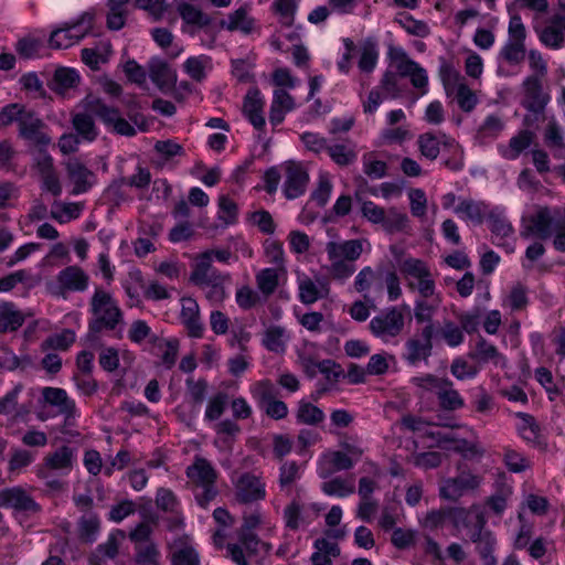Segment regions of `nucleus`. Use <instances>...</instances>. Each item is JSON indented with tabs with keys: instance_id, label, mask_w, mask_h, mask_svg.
<instances>
[{
	"instance_id": "nucleus-7",
	"label": "nucleus",
	"mask_w": 565,
	"mask_h": 565,
	"mask_svg": "<svg viewBox=\"0 0 565 565\" xmlns=\"http://www.w3.org/2000/svg\"><path fill=\"white\" fill-rule=\"evenodd\" d=\"M526 29L519 14L510 18L508 40L498 53V61H504L511 66L521 64L526 56Z\"/></svg>"
},
{
	"instance_id": "nucleus-22",
	"label": "nucleus",
	"mask_w": 565,
	"mask_h": 565,
	"mask_svg": "<svg viewBox=\"0 0 565 565\" xmlns=\"http://www.w3.org/2000/svg\"><path fill=\"white\" fill-rule=\"evenodd\" d=\"M480 480L471 472H462L459 476L447 481L446 486L440 487L439 495L441 499L457 501L465 490H475L479 487Z\"/></svg>"
},
{
	"instance_id": "nucleus-36",
	"label": "nucleus",
	"mask_w": 565,
	"mask_h": 565,
	"mask_svg": "<svg viewBox=\"0 0 565 565\" xmlns=\"http://www.w3.org/2000/svg\"><path fill=\"white\" fill-rule=\"evenodd\" d=\"M189 541L190 536L186 534L177 541L180 547L172 553L170 565H201L200 553Z\"/></svg>"
},
{
	"instance_id": "nucleus-32",
	"label": "nucleus",
	"mask_w": 565,
	"mask_h": 565,
	"mask_svg": "<svg viewBox=\"0 0 565 565\" xmlns=\"http://www.w3.org/2000/svg\"><path fill=\"white\" fill-rule=\"evenodd\" d=\"M100 532V519L97 513L90 512L82 515L77 521V537L81 543L92 545L98 539Z\"/></svg>"
},
{
	"instance_id": "nucleus-38",
	"label": "nucleus",
	"mask_w": 565,
	"mask_h": 565,
	"mask_svg": "<svg viewBox=\"0 0 565 565\" xmlns=\"http://www.w3.org/2000/svg\"><path fill=\"white\" fill-rule=\"evenodd\" d=\"M540 42L547 49L559 50L565 45V31L556 25H533Z\"/></svg>"
},
{
	"instance_id": "nucleus-9",
	"label": "nucleus",
	"mask_w": 565,
	"mask_h": 565,
	"mask_svg": "<svg viewBox=\"0 0 565 565\" xmlns=\"http://www.w3.org/2000/svg\"><path fill=\"white\" fill-rule=\"evenodd\" d=\"M0 508L12 509L14 518L29 519L42 513L43 509L21 486L0 490Z\"/></svg>"
},
{
	"instance_id": "nucleus-25",
	"label": "nucleus",
	"mask_w": 565,
	"mask_h": 565,
	"mask_svg": "<svg viewBox=\"0 0 565 565\" xmlns=\"http://www.w3.org/2000/svg\"><path fill=\"white\" fill-rule=\"evenodd\" d=\"M535 134L530 129H522L511 137L508 145L499 143V154L505 160H516L534 141Z\"/></svg>"
},
{
	"instance_id": "nucleus-42",
	"label": "nucleus",
	"mask_w": 565,
	"mask_h": 565,
	"mask_svg": "<svg viewBox=\"0 0 565 565\" xmlns=\"http://www.w3.org/2000/svg\"><path fill=\"white\" fill-rule=\"evenodd\" d=\"M24 323L23 315L13 302L0 305V331H15Z\"/></svg>"
},
{
	"instance_id": "nucleus-39",
	"label": "nucleus",
	"mask_w": 565,
	"mask_h": 565,
	"mask_svg": "<svg viewBox=\"0 0 565 565\" xmlns=\"http://www.w3.org/2000/svg\"><path fill=\"white\" fill-rule=\"evenodd\" d=\"M504 127V121L498 115H488L478 128L476 138L481 145L489 143L500 136Z\"/></svg>"
},
{
	"instance_id": "nucleus-28",
	"label": "nucleus",
	"mask_w": 565,
	"mask_h": 565,
	"mask_svg": "<svg viewBox=\"0 0 565 565\" xmlns=\"http://www.w3.org/2000/svg\"><path fill=\"white\" fill-rule=\"evenodd\" d=\"M326 250L330 260L339 258L353 263L361 256L363 246L360 239H348L342 243L329 242Z\"/></svg>"
},
{
	"instance_id": "nucleus-30",
	"label": "nucleus",
	"mask_w": 565,
	"mask_h": 565,
	"mask_svg": "<svg viewBox=\"0 0 565 565\" xmlns=\"http://www.w3.org/2000/svg\"><path fill=\"white\" fill-rule=\"evenodd\" d=\"M23 391V385L18 383L12 390L7 392L0 399V413L1 415H13L15 418H23L30 413V407L25 404L19 406L18 398L20 393Z\"/></svg>"
},
{
	"instance_id": "nucleus-6",
	"label": "nucleus",
	"mask_w": 565,
	"mask_h": 565,
	"mask_svg": "<svg viewBox=\"0 0 565 565\" xmlns=\"http://www.w3.org/2000/svg\"><path fill=\"white\" fill-rule=\"evenodd\" d=\"M439 333H436L431 326H424L408 338L403 347L402 360L412 367H417L422 363L428 364L433 355L434 340Z\"/></svg>"
},
{
	"instance_id": "nucleus-4",
	"label": "nucleus",
	"mask_w": 565,
	"mask_h": 565,
	"mask_svg": "<svg viewBox=\"0 0 565 565\" xmlns=\"http://www.w3.org/2000/svg\"><path fill=\"white\" fill-rule=\"evenodd\" d=\"M562 211L559 207L540 205L534 213L522 217L520 236L529 239L534 236L540 239H548L561 227Z\"/></svg>"
},
{
	"instance_id": "nucleus-8",
	"label": "nucleus",
	"mask_w": 565,
	"mask_h": 565,
	"mask_svg": "<svg viewBox=\"0 0 565 565\" xmlns=\"http://www.w3.org/2000/svg\"><path fill=\"white\" fill-rule=\"evenodd\" d=\"M405 316L401 307L392 306L381 310L369 323L372 335L383 343H390L404 330Z\"/></svg>"
},
{
	"instance_id": "nucleus-46",
	"label": "nucleus",
	"mask_w": 565,
	"mask_h": 565,
	"mask_svg": "<svg viewBox=\"0 0 565 565\" xmlns=\"http://www.w3.org/2000/svg\"><path fill=\"white\" fill-rule=\"evenodd\" d=\"M436 309L437 307L429 303L426 299H416L414 302V318L416 323L431 326L434 331L439 333V323L433 320Z\"/></svg>"
},
{
	"instance_id": "nucleus-59",
	"label": "nucleus",
	"mask_w": 565,
	"mask_h": 565,
	"mask_svg": "<svg viewBox=\"0 0 565 565\" xmlns=\"http://www.w3.org/2000/svg\"><path fill=\"white\" fill-rule=\"evenodd\" d=\"M278 281V273L275 268H264L256 275L257 287L265 296L276 290Z\"/></svg>"
},
{
	"instance_id": "nucleus-21",
	"label": "nucleus",
	"mask_w": 565,
	"mask_h": 565,
	"mask_svg": "<svg viewBox=\"0 0 565 565\" xmlns=\"http://www.w3.org/2000/svg\"><path fill=\"white\" fill-rule=\"evenodd\" d=\"M66 171L74 185L73 194L78 195L90 190L95 181V174L82 161L71 159L66 164Z\"/></svg>"
},
{
	"instance_id": "nucleus-49",
	"label": "nucleus",
	"mask_w": 565,
	"mask_h": 565,
	"mask_svg": "<svg viewBox=\"0 0 565 565\" xmlns=\"http://www.w3.org/2000/svg\"><path fill=\"white\" fill-rule=\"evenodd\" d=\"M443 135L437 136L433 132H425L418 137V148L425 158L435 160L438 157L443 146Z\"/></svg>"
},
{
	"instance_id": "nucleus-63",
	"label": "nucleus",
	"mask_w": 565,
	"mask_h": 565,
	"mask_svg": "<svg viewBox=\"0 0 565 565\" xmlns=\"http://www.w3.org/2000/svg\"><path fill=\"white\" fill-rule=\"evenodd\" d=\"M416 535L417 532L415 530L395 527L391 536V543L397 550L405 551L416 544Z\"/></svg>"
},
{
	"instance_id": "nucleus-54",
	"label": "nucleus",
	"mask_w": 565,
	"mask_h": 565,
	"mask_svg": "<svg viewBox=\"0 0 565 565\" xmlns=\"http://www.w3.org/2000/svg\"><path fill=\"white\" fill-rule=\"evenodd\" d=\"M379 60V50L375 43L365 42L360 58L358 61V67L363 73H372L376 67Z\"/></svg>"
},
{
	"instance_id": "nucleus-3",
	"label": "nucleus",
	"mask_w": 565,
	"mask_h": 565,
	"mask_svg": "<svg viewBox=\"0 0 565 565\" xmlns=\"http://www.w3.org/2000/svg\"><path fill=\"white\" fill-rule=\"evenodd\" d=\"M411 382L420 390V398L424 397L425 393H434L437 398L438 411L444 414L457 412L465 406L463 397L448 377H439L428 373L412 377Z\"/></svg>"
},
{
	"instance_id": "nucleus-24",
	"label": "nucleus",
	"mask_w": 565,
	"mask_h": 565,
	"mask_svg": "<svg viewBox=\"0 0 565 565\" xmlns=\"http://www.w3.org/2000/svg\"><path fill=\"white\" fill-rule=\"evenodd\" d=\"M180 319L188 330L190 338L200 339L203 337V323L200 319V308L195 299L182 298Z\"/></svg>"
},
{
	"instance_id": "nucleus-62",
	"label": "nucleus",
	"mask_w": 565,
	"mask_h": 565,
	"mask_svg": "<svg viewBox=\"0 0 565 565\" xmlns=\"http://www.w3.org/2000/svg\"><path fill=\"white\" fill-rule=\"evenodd\" d=\"M238 207L230 198L222 195L218 200L217 217L224 226L233 225L237 222Z\"/></svg>"
},
{
	"instance_id": "nucleus-13",
	"label": "nucleus",
	"mask_w": 565,
	"mask_h": 565,
	"mask_svg": "<svg viewBox=\"0 0 565 565\" xmlns=\"http://www.w3.org/2000/svg\"><path fill=\"white\" fill-rule=\"evenodd\" d=\"M250 394L257 407L274 420L282 419L288 414L287 405L275 398V387L269 381H259L250 386Z\"/></svg>"
},
{
	"instance_id": "nucleus-56",
	"label": "nucleus",
	"mask_w": 565,
	"mask_h": 565,
	"mask_svg": "<svg viewBox=\"0 0 565 565\" xmlns=\"http://www.w3.org/2000/svg\"><path fill=\"white\" fill-rule=\"evenodd\" d=\"M210 62L206 55L191 56L184 62V71L193 81L202 82L206 76L205 66Z\"/></svg>"
},
{
	"instance_id": "nucleus-35",
	"label": "nucleus",
	"mask_w": 565,
	"mask_h": 565,
	"mask_svg": "<svg viewBox=\"0 0 565 565\" xmlns=\"http://www.w3.org/2000/svg\"><path fill=\"white\" fill-rule=\"evenodd\" d=\"M186 477L202 484H214L217 478L215 469L204 458L196 457L194 462L186 468Z\"/></svg>"
},
{
	"instance_id": "nucleus-37",
	"label": "nucleus",
	"mask_w": 565,
	"mask_h": 565,
	"mask_svg": "<svg viewBox=\"0 0 565 565\" xmlns=\"http://www.w3.org/2000/svg\"><path fill=\"white\" fill-rule=\"evenodd\" d=\"M131 0H107V18L106 25L111 31L121 30L127 20L128 9L127 6Z\"/></svg>"
},
{
	"instance_id": "nucleus-57",
	"label": "nucleus",
	"mask_w": 565,
	"mask_h": 565,
	"mask_svg": "<svg viewBox=\"0 0 565 565\" xmlns=\"http://www.w3.org/2000/svg\"><path fill=\"white\" fill-rule=\"evenodd\" d=\"M28 110L25 106L19 103H11L3 106L0 110V125L1 126H10L13 122H20L23 120Z\"/></svg>"
},
{
	"instance_id": "nucleus-58",
	"label": "nucleus",
	"mask_w": 565,
	"mask_h": 565,
	"mask_svg": "<svg viewBox=\"0 0 565 565\" xmlns=\"http://www.w3.org/2000/svg\"><path fill=\"white\" fill-rule=\"evenodd\" d=\"M322 409L309 402H300L297 413L298 422L301 424H320L324 420Z\"/></svg>"
},
{
	"instance_id": "nucleus-20",
	"label": "nucleus",
	"mask_w": 565,
	"mask_h": 565,
	"mask_svg": "<svg viewBox=\"0 0 565 565\" xmlns=\"http://www.w3.org/2000/svg\"><path fill=\"white\" fill-rule=\"evenodd\" d=\"M454 212L465 222H470L472 225H481L488 217L491 209L484 201L459 198V202L454 209Z\"/></svg>"
},
{
	"instance_id": "nucleus-52",
	"label": "nucleus",
	"mask_w": 565,
	"mask_h": 565,
	"mask_svg": "<svg viewBox=\"0 0 565 565\" xmlns=\"http://www.w3.org/2000/svg\"><path fill=\"white\" fill-rule=\"evenodd\" d=\"M228 404V394L225 392H217L207 402L204 414L205 420L215 422L220 419Z\"/></svg>"
},
{
	"instance_id": "nucleus-18",
	"label": "nucleus",
	"mask_w": 565,
	"mask_h": 565,
	"mask_svg": "<svg viewBox=\"0 0 565 565\" xmlns=\"http://www.w3.org/2000/svg\"><path fill=\"white\" fill-rule=\"evenodd\" d=\"M403 271L418 280L417 290L422 296L420 299H427L435 292V281L425 262L417 258H408L403 263Z\"/></svg>"
},
{
	"instance_id": "nucleus-34",
	"label": "nucleus",
	"mask_w": 565,
	"mask_h": 565,
	"mask_svg": "<svg viewBox=\"0 0 565 565\" xmlns=\"http://www.w3.org/2000/svg\"><path fill=\"white\" fill-rule=\"evenodd\" d=\"M544 142L555 159L565 158V140L562 128L555 118H552L544 130Z\"/></svg>"
},
{
	"instance_id": "nucleus-10",
	"label": "nucleus",
	"mask_w": 565,
	"mask_h": 565,
	"mask_svg": "<svg viewBox=\"0 0 565 565\" xmlns=\"http://www.w3.org/2000/svg\"><path fill=\"white\" fill-rule=\"evenodd\" d=\"M222 280L220 271L211 265L210 253H201L190 275V281L196 286H211L207 298L222 300L225 294Z\"/></svg>"
},
{
	"instance_id": "nucleus-44",
	"label": "nucleus",
	"mask_w": 565,
	"mask_h": 565,
	"mask_svg": "<svg viewBox=\"0 0 565 565\" xmlns=\"http://www.w3.org/2000/svg\"><path fill=\"white\" fill-rule=\"evenodd\" d=\"M395 22L411 35L427 38L430 34L429 25L423 20L415 19L408 12L398 13L395 18Z\"/></svg>"
},
{
	"instance_id": "nucleus-1",
	"label": "nucleus",
	"mask_w": 565,
	"mask_h": 565,
	"mask_svg": "<svg viewBox=\"0 0 565 565\" xmlns=\"http://www.w3.org/2000/svg\"><path fill=\"white\" fill-rule=\"evenodd\" d=\"M127 107V117L124 118L118 108L106 105L103 100L96 99L92 106V111L100 119V121L113 132L134 137L137 129L146 132L149 129V122L146 116L140 111V105L135 98L125 102Z\"/></svg>"
},
{
	"instance_id": "nucleus-12",
	"label": "nucleus",
	"mask_w": 565,
	"mask_h": 565,
	"mask_svg": "<svg viewBox=\"0 0 565 565\" xmlns=\"http://www.w3.org/2000/svg\"><path fill=\"white\" fill-rule=\"evenodd\" d=\"M487 221L491 232L492 244L503 248L508 254L514 253L516 242L514 227L505 216L504 209L499 206L491 209Z\"/></svg>"
},
{
	"instance_id": "nucleus-40",
	"label": "nucleus",
	"mask_w": 565,
	"mask_h": 565,
	"mask_svg": "<svg viewBox=\"0 0 565 565\" xmlns=\"http://www.w3.org/2000/svg\"><path fill=\"white\" fill-rule=\"evenodd\" d=\"M382 228L387 234L407 233L409 231V217L405 212L391 206L385 212Z\"/></svg>"
},
{
	"instance_id": "nucleus-45",
	"label": "nucleus",
	"mask_w": 565,
	"mask_h": 565,
	"mask_svg": "<svg viewBox=\"0 0 565 565\" xmlns=\"http://www.w3.org/2000/svg\"><path fill=\"white\" fill-rule=\"evenodd\" d=\"M529 289L525 285L516 282L513 285L505 297L503 305L509 307L512 312L524 310L529 305Z\"/></svg>"
},
{
	"instance_id": "nucleus-53",
	"label": "nucleus",
	"mask_w": 565,
	"mask_h": 565,
	"mask_svg": "<svg viewBox=\"0 0 565 565\" xmlns=\"http://www.w3.org/2000/svg\"><path fill=\"white\" fill-rule=\"evenodd\" d=\"M79 214L81 209L76 203L54 202L50 212V216L60 224H65L72 220H75L79 216Z\"/></svg>"
},
{
	"instance_id": "nucleus-26",
	"label": "nucleus",
	"mask_w": 565,
	"mask_h": 565,
	"mask_svg": "<svg viewBox=\"0 0 565 565\" xmlns=\"http://www.w3.org/2000/svg\"><path fill=\"white\" fill-rule=\"evenodd\" d=\"M237 495L243 503L264 500L266 497L265 484L260 479L249 472L243 473L237 481Z\"/></svg>"
},
{
	"instance_id": "nucleus-43",
	"label": "nucleus",
	"mask_w": 565,
	"mask_h": 565,
	"mask_svg": "<svg viewBox=\"0 0 565 565\" xmlns=\"http://www.w3.org/2000/svg\"><path fill=\"white\" fill-rule=\"evenodd\" d=\"M178 12L184 23L198 28H205L210 25L212 22L211 18L207 14H205L200 8L189 2H183L179 4Z\"/></svg>"
},
{
	"instance_id": "nucleus-47",
	"label": "nucleus",
	"mask_w": 565,
	"mask_h": 565,
	"mask_svg": "<svg viewBox=\"0 0 565 565\" xmlns=\"http://www.w3.org/2000/svg\"><path fill=\"white\" fill-rule=\"evenodd\" d=\"M72 124L83 139L94 141L97 138L98 131L90 115L78 113L73 116Z\"/></svg>"
},
{
	"instance_id": "nucleus-55",
	"label": "nucleus",
	"mask_w": 565,
	"mask_h": 565,
	"mask_svg": "<svg viewBox=\"0 0 565 565\" xmlns=\"http://www.w3.org/2000/svg\"><path fill=\"white\" fill-rule=\"evenodd\" d=\"M497 540L492 531H486L482 541L476 545V550L483 562V565H497V558L493 555Z\"/></svg>"
},
{
	"instance_id": "nucleus-5",
	"label": "nucleus",
	"mask_w": 565,
	"mask_h": 565,
	"mask_svg": "<svg viewBox=\"0 0 565 565\" xmlns=\"http://www.w3.org/2000/svg\"><path fill=\"white\" fill-rule=\"evenodd\" d=\"M95 12L93 10L82 12L77 18L64 22L54 29L49 38L51 49H67L78 43L88 35L94 28Z\"/></svg>"
},
{
	"instance_id": "nucleus-64",
	"label": "nucleus",
	"mask_w": 565,
	"mask_h": 565,
	"mask_svg": "<svg viewBox=\"0 0 565 565\" xmlns=\"http://www.w3.org/2000/svg\"><path fill=\"white\" fill-rule=\"evenodd\" d=\"M321 490L327 495L339 498H345L354 492V488L352 486H348L345 480L340 477H335L323 482Z\"/></svg>"
},
{
	"instance_id": "nucleus-61",
	"label": "nucleus",
	"mask_w": 565,
	"mask_h": 565,
	"mask_svg": "<svg viewBox=\"0 0 565 565\" xmlns=\"http://www.w3.org/2000/svg\"><path fill=\"white\" fill-rule=\"evenodd\" d=\"M503 462L507 469L513 473H521L531 467L530 461L514 449L504 448Z\"/></svg>"
},
{
	"instance_id": "nucleus-19",
	"label": "nucleus",
	"mask_w": 565,
	"mask_h": 565,
	"mask_svg": "<svg viewBox=\"0 0 565 565\" xmlns=\"http://www.w3.org/2000/svg\"><path fill=\"white\" fill-rule=\"evenodd\" d=\"M523 98L521 105L524 109H546L551 96L543 88L542 79L537 76H526L522 83Z\"/></svg>"
},
{
	"instance_id": "nucleus-41",
	"label": "nucleus",
	"mask_w": 565,
	"mask_h": 565,
	"mask_svg": "<svg viewBox=\"0 0 565 565\" xmlns=\"http://www.w3.org/2000/svg\"><path fill=\"white\" fill-rule=\"evenodd\" d=\"M289 337L286 333V329L280 326H270L266 329L262 343L270 352L284 353Z\"/></svg>"
},
{
	"instance_id": "nucleus-27",
	"label": "nucleus",
	"mask_w": 565,
	"mask_h": 565,
	"mask_svg": "<svg viewBox=\"0 0 565 565\" xmlns=\"http://www.w3.org/2000/svg\"><path fill=\"white\" fill-rule=\"evenodd\" d=\"M43 121L33 111H28L19 125V136L22 139L32 141L36 146L45 147L50 143V137L42 132Z\"/></svg>"
},
{
	"instance_id": "nucleus-48",
	"label": "nucleus",
	"mask_w": 565,
	"mask_h": 565,
	"mask_svg": "<svg viewBox=\"0 0 565 565\" xmlns=\"http://www.w3.org/2000/svg\"><path fill=\"white\" fill-rule=\"evenodd\" d=\"M327 152L331 160L340 167L350 166L355 162L358 158L353 147L347 143L329 145Z\"/></svg>"
},
{
	"instance_id": "nucleus-60",
	"label": "nucleus",
	"mask_w": 565,
	"mask_h": 565,
	"mask_svg": "<svg viewBox=\"0 0 565 565\" xmlns=\"http://www.w3.org/2000/svg\"><path fill=\"white\" fill-rule=\"evenodd\" d=\"M73 450L67 446H62L45 458V465L50 469H65L72 466Z\"/></svg>"
},
{
	"instance_id": "nucleus-33",
	"label": "nucleus",
	"mask_w": 565,
	"mask_h": 565,
	"mask_svg": "<svg viewBox=\"0 0 565 565\" xmlns=\"http://www.w3.org/2000/svg\"><path fill=\"white\" fill-rule=\"evenodd\" d=\"M443 151L447 154L443 161L446 168L455 172L465 168L463 149L452 137L443 135Z\"/></svg>"
},
{
	"instance_id": "nucleus-15",
	"label": "nucleus",
	"mask_w": 565,
	"mask_h": 565,
	"mask_svg": "<svg viewBox=\"0 0 565 565\" xmlns=\"http://www.w3.org/2000/svg\"><path fill=\"white\" fill-rule=\"evenodd\" d=\"M446 521H450L455 527L470 525V510L460 507H446L427 512L424 526L429 530L443 527Z\"/></svg>"
},
{
	"instance_id": "nucleus-31",
	"label": "nucleus",
	"mask_w": 565,
	"mask_h": 565,
	"mask_svg": "<svg viewBox=\"0 0 565 565\" xmlns=\"http://www.w3.org/2000/svg\"><path fill=\"white\" fill-rule=\"evenodd\" d=\"M248 11L247 6L239 7L227 15V20L221 21V26L228 31H241L244 34L252 33L255 19L248 15Z\"/></svg>"
},
{
	"instance_id": "nucleus-29",
	"label": "nucleus",
	"mask_w": 565,
	"mask_h": 565,
	"mask_svg": "<svg viewBox=\"0 0 565 565\" xmlns=\"http://www.w3.org/2000/svg\"><path fill=\"white\" fill-rule=\"evenodd\" d=\"M149 77L160 89L171 86L177 79L175 72L160 57H152L148 63Z\"/></svg>"
},
{
	"instance_id": "nucleus-2",
	"label": "nucleus",
	"mask_w": 565,
	"mask_h": 565,
	"mask_svg": "<svg viewBox=\"0 0 565 565\" xmlns=\"http://www.w3.org/2000/svg\"><path fill=\"white\" fill-rule=\"evenodd\" d=\"M89 311L93 318L88 321L86 339L92 344L98 340L102 331H113L122 322V311L118 302L102 288L95 289L89 302Z\"/></svg>"
},
{
	"instance_id": "nucleus-11",
	"label": "nucleus",
	"mask_w": 565,
	"mask_h": 565,
	"mask_svg": "<svg viewBox=\"0 0 565 565\" xmlns=\"http://www.w3.org/2000/svg\"><path fill=\"white\" fill-rule=\"evenodd\" d=\"M40 402L43 404V407H52L53 412L51 415H44V411H41L38 414V418L40 420H46L49 417L56 415L64 416L65 420L76 418L77 409L75 401L68 396L64 388L51 386L43 387Z\"/></svg>"
},
{
	"instance_id": "nucleus-14",
	"label": "nucleus",
	"mask_w": 565,
	"mask_h": 565,
	"mask_svg": "<svg viewBox=\"0 0 565 565\" xmlns=\"http://www.w3.org/2000/svg\"><path fill=\"white\" fill-rule=\"evenodd\" d=\"M89 276L83 268L71 265L58 271L53 286V294L65 296L66 292H83L88 288Z\"/></svg>"
},
{
	"instance_id": "nucleus-50",
	"label": "nucleus",
	"mask_w": 565,
	"mask_h": 565,
	"mask_svg": "<svg viewBox=\"0 0 565 565\" xmlns=\"http://www.w3.org/2000/svg\"><path fill=\"white\" fill-rule=\"evenodd\" d=\"M271 8L280 17L282 26L289 28L294 24L298 10V0H275Z\"/></svg>"
},
{
	"instance_id": "nucleus-17",
	"label": "nucleus",
	"mask_w": 565,
	"mask_h": 565,
	"mask_svg": "<svg viewBox=\"0 0 565 565\" xmlns=\"http://www.w3.org/2000/svg\"><path fill=\"white\" fill-rule=\"evenodd\" d=\"M298 298L303 305H312L320 299H324L330 294V284L327 277L316 276V279L307 275L299 276Z\"/></svg>"
},
{
	"instance_id": "nucleus-23",
	"label": "nucleus",
	"mask_w": 565,
	"mask_h": 565,
	"mask_svg": "<svg viewBox=\"0 0 565 565\" xmlns=\"http://www.w3.org/2000/svg\"><path fill=\"white\" fill-rule=\"evenodd\" d=\"M263 108L264 99L260 92L257 88L249 89L244 98L243 114L258 131H263L266 126Z\"/></svg>"
},
{
	"instance_id": "nucleus-51",
	"label": "nucleus",
	"mask_w": 565,
	"mask_h": 565,
	"mask_svg": "<svg viewBox=\"0 0 565 565\" xmlns=\"http://www.w3.org/2000/svg\"><path fill=\"white\" fill-rule=\"evenodd\" d=\"M134 562L136 565H160L161 553L156 543L135 546Z\"/></svg>"
},
{
	"instance_id": "nucleus-16",
	"label": "nucleus",
	"mask_w": 565,
	"mask_h": 565,
	"mask_svg": "<svg viewBox=\"0 0 565 565\" xmlns=\"http://www.w3.org/2000/svg\"><path fill=\"white\" fill-rule=\"evenodd\" d=\"M285 171L282 194L287 200H296L306 193L309 174L300 163L294 161L287 162Z\"/></svg>"
}]
</instances>
